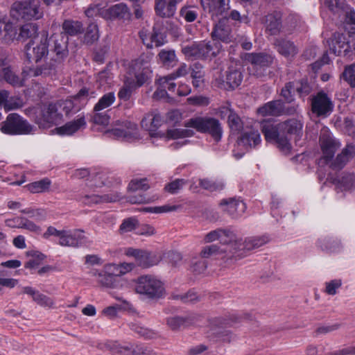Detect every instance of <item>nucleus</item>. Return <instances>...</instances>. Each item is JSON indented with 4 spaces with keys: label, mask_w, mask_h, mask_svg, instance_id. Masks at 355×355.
<instances>
[{
    "label": "nucleus",
    "mask_w": 355,
    "mask_h": 355,
    "mask_svg": "<svg viewBox=\"0 0 355 355\" xmlns=\"http://www.w3.org/2000/svg\"><path fill=\"white\" fill-rule=\"evenodd\" d=\"M199 257L204 259L214 258L220 260L227 266L235 264L241 257L240 251L232 244L205 245L201 249Z\"/></svg>",
    "instance_id": "1"
},
{
    "label": "nucleus",
    "mask_w": 355,
    "mask_h": 355,
    "mask_svg": "<svg viewBox=\"0 0 355 355\" xmlns=\"http://www.w3.org/2000/svg\"><path fill=\"white\" fill-rule=\"evenodd\" d=\"M88 17L99 15L107 20H130L131 12L128 6L124 3H119L110 6L107 9L100 7L99 4L91 5L85 11Z\"/></svg>",
    "instance_id": "2"
},
{
    "label": "nucleus",
    "mask_w": 355,
    "mask_h": 355,
    "mask_svg": "<svg viewBox=\"0 0 355 355\" xmlns=\"http://www.w3.org/2000/svg\"><path fill=\"white\" fill-rule=\"evenodd\" d=\"M135 291L152 300L159 299L164 294L163 283L150 275H142L137 278L135 284Z\"/></svg>",
    "instance_id": "3"
},
{
    "label": "nucleus",
    "mask_w": 355,
    "mask_h": 355,
    "mask_svg": "<svg viewBox=\"0 0 355 355\" xmlns=\"http://www.w3.org/2000/svg\"><path fill=\"white\" fill-rule=\"evenodd\" d=\"M184 126L193 128L200 132L208 133L218 142L222 137L223 129L219 121L211 117H194L184 122Z\"/></svg>",
    "instance_id": "4"
},
{
    "label": "nucleus",
    "mask_w": 355,
    "mask_h": 355,
    "mask_svg": "<svg viewBox=\"0 0 355 355\" xmlns=\"http://www.w3.org/2000/svg\"><path fill=\"white\" fill-rule=\"evenodd\" d=\"M39 0H24L15 2L10 10L11 16L17 20L37 19L42 17Z\"/></svg>",
    "instance_id": "5"
},
{
    "label": "nucleus",
    "mask_w": 355,
    "mask_h": 355,
    "mask_svg": "<svg viewBox=\"0 0 355 355\" xmlns=\"http://www.w3.org/2000/svg\"><path fill=\"white\" fill-rule=\"evenodd\" d=\"M0 130L10 135H28L33 131V126L18 114L11 113L0 123Z\"/></svg>",
    "instance_id": "6"
},
{
    "label": "nucleus",
    "mask_w": 355,
    "mask_h": 355,
    "mask_svg": "<svg viewBox=\"0 0 355 355\" xmlns=\"http://www.w3.org/2000/svg\"><path fill=\"white\" fill-rule=\"evenodd\" d=\"M49 41L48 33L42 31L40 33V42L34 45V42L30 40L24 46V54L26 60L31 62L40 63L43 58H45L49 52Z\"/></svg>",
    "instance_id": "7"
},
{
    "label": "nucleus",
    "mask_w": 355,
    "mask_h": 355,
    "mask_svg": "<svg viewBox=\"0 0 355 355\" xmlns=\"http://www.w3.org/2000/svg\"><path fill=\"white\" fill-rule=\"evenodd\" d=\"M114 127L106 131L109 137L115 139H124L135 141L140 139L137 125L128 121L117 120L114 123Z\"/></svg>",
    "instance_id": "8"
},
{
    "label": "nucleus",
    "mask_w": 355,
    "mask_h": 355,
    "mask_svg": "<svg viewBox=\"0 0 355 355\" xmlns=\"http://www.w3.org/2000/svg\"><path fill=\"white\" fill-rule=\"evenodd\" d=\"M60 103H49L44 106L39 115L35 119V123L42 128H48L59 124L62 119V114L59 112Z\"/></svg>",
    "instance_id": "9"
},
{
    "label": "nucleus",
    "mask_w": 355,
    "mask_h": 355,
    "mask_svg": "<svg viewBox=\"0 0 355 355\" xmlns=\"http://www.w3.org/2000/svg\"><path fill=\"white\" fill-rule=\"evenodd\" d=\"M243 76L240 70L234 67H230L225 74L220 71H216L214 78V85L224 89H234L242 82Z\"/></svg>",
    "instance_id": "10"
},
{
    "label": "nucleus",
    "mask_w": 355,
    "mask_h": 355,
    "mask_svg": "<svg viewBox=\"0 0 355 355\" xmlns=\"http://www.w3.org/2000/svg\"><path fill=\"white\" fill-rule=\"evenodd\" d=\"M225 320L222 318H214L211 322V327L207 331V338L214 342L230 343L234 340L236 336L229 329L223 328Z\"/></svg>",
    "instance_id": "11"
},
{
    "label": "nucleus",
    "mask_w": 355,
    "mask_h": 355,
    "mask_svg": "<svg viewBox=\"0 0 355 355\" xmlns=\"http://www.w3.org/2000/svg\"><path fill=\"white\" fill-rule=\"evenodd\" d=\"M49 41L51 46L52 58L62 63L69 55L68 37L64 33H54L49 38Z\"/></svg>",
    "instance_id": "12"
},
{
    "label": "nucleus",
    "mask_w": 355,
    "mask_h": 355,
    "mask_svg": "<svg viewBox=\"0 0 355 355\" xmlns=\"http://www.w3.org/2000/svg\"><path fill=\"white\" fill-rule=\"evenodd\" d=\"M269 241L268 236H250L243 240L241 238H237L235 235L234 242L232 246L234 247L236 250L240 251V256L239 260L242 259L246 256V252L258 248Z\"/></svg>",
    "instance_id": "13"
},
{
    "label": "nucleus",
    "mask_w": 355,
    "mask_h": 355,
    "mask_svg": "<svg viewBox=\"0 0 355 355\" xmlns=\"http://www.w3.org/2000/svg\"><path fill=\"white\" fill-rule=\"evenodd\" d=\"M60 62H56L54 58H51L48 60H45L43 63H38L35 67H26L23 69V74L24 76L43 78L49 77L55 75L58 67Z\"/></svg>",
    "instance_id": "14"
},
{
    "label": "nucleus",
    "mask_w": 355,
    "mask_h": 355,
    "mask_svg": "<svg viewBox=\"0 0 355 355\" xmlns=\"http://www.w3.org/2000/svg\"><path fill=\"white\" fill-rule=\"evenodd\" d=\"M125 254L129 257H133L137 264L144 268L155 266L161 261L160 257L156 254L140 249L128 248L125 251Z\"/></svg>",
    "instance_id": "15"
},
{
    "label": "nucleus",
    "mask_w": 355,
    "mask_h": 355,
    "mask_svg": "<svg viewBox=\"0 0 355 355\" xmlns=\"http://www.w3.org/2000/svg\"><path fill=\"white\" fill-rule=\"evenodd\" d=\"M334 110V103L323 91L319 92L311 98V110L318 116H327Z\"/></svg>",
    "instance_id": "16"
},
{
    "label": "nucleus",
    "mask_w": 355,
    "mask_h": 355,
    "mask_svg": "<svg viewBox=\"0 0 355 355\" xmlns=\"http://www.w3.org/2000/svg\"><path fill=\"white\" fill-rule=\"evenodd\" d=\"M218 114L221 119H227V123L231 131L239 133L243 127V123L239 114L234 110L231 105L227 103L218 108Z\"/></svg>",
    "instance_id": "17"
},
{
    "label": "nucleus",
    "mask_w": 355,
    "mask_h": 355,
    "mask_svg": "<svg viewBox=\"0 0 355 355\" xmlns=\"http://www.w3.org/2000/svg\"><path fill=\"white\" fill-rule=\"evenodd\" d=\"M328 43L330 52L337 56L347 55L350 51L349 41L343 33H334Z\"/></svg>",
    "instance_id": "18"
},
{
    "label": "nucleus",
    "mask_w": 355,
    "mask_h": 355,
    "mask_svg": "<svg viewBox=\"0 0 355 355\" xmlns=\"http://www.w3.org/2000/svg\"><path fill=\"white\" fill-rule=\"evenodd\" d=\"M211 39L226 44L233 41L232 28L228 24V19L225 17L214 26L211 33Z\"/></svg>",
    "instance_id": "19"
},
{
    "label": "nucleus",
    "mask_w": 355,
    "mask_h": 355,
    "mask_svg": "<svg viewBox=\"0 0 355 355\" xmlns=\"http://www.w3.org/2000/svg\"><path fill=\"white\" fill-rule=\"evenodd\" d=\"M85 239L84 231L82 230H62V234L58 243L62 246L76 248L81 245Z\"/></svg>",
    "instance_id": "20"
},
{
    "label": "nucleus",
    "mask_w": 355,
    "mask_h": 355,
    "mask_svg": "<svg viewBox=\"0 0 355 355\" xmlns=\"http://www.w3.org/2000/svg\"><path fill=\"white\" fill-rule=\"evenodd\" d=\"M320 143L323 153L324 163L328 164L329 160L333 157L334 153L340 147V144L327 131L321 133Z\"/></svg>",
    "instance_id": "21"
},
{
    "label": "nucleus",
    "mask_w": 355,
    "mask_h": 355,
    "mask_svg": "<svg viewBox=\"0 0 355 355\" xmlns=\"http://www.w3.org/2000/svg\"><path fill=\"white\" fill-rule=\"evenodd\" d=\"M235 234L229 229L218 228L207 233L205 237V243L220 241V245L232 244L234 242Z\"/></svg>",
    "instance_id": "22"
},
{
    "label": "nucleus",
    "mask_w": 355,
    "mask_h": 355,
    "mask_svg": "<svg viewBox=\"0 0 355 355\" xmlns=\"http://www.w3.org/2000/svg\"><path fill=\"white\" fill-rule=\"evenodd\" d=\"M182 0H155V10L160 17L169 18L173 17L176 11V5Z\"/></svg>",
    "instance_id": "23"
},
{
    "label": "nucleus",
    "mask_w": 355,
    "mask_h": 355,
    "mask_svg": "<svg viewBox=\"0 0 355 355\" xmlns=\"http://www.w3.org/2000/svg\"><path fill=\"white\" fill-rule=\"evenodd\" d=\"M201 4L212 17L223 16L230 9L229 0H201Z\"/></svg>",
    "instance_id": "24"
},
{
    "label": "nucleus",
    "mask_w": 355,
    "mask_h": 355,
    "mask_svg": "<svg viewBox=\"0 0 355 355\" xmlns=\"http://www.w3.org/2000/svg\"><path fill=\"white\" fill-rule=\"evenodd\" d=\"M147 64L148 61L142 56L132 63V68L135 71V76L139 87L143 85L148 79Z\"/></svg>",
    "instance_id": "25"
},
{
    "label": "nucleus",
    "mask_w": 355,
    "mask_h": 355,
    "mask_svg": "<svg viewBox=\"0 0 355 355\" xmlns=\"http://www.w3.org/2000/svg\"><path fill=\"white\" fill-rule=\"evenodd\" d=\"M274 45L277 52L285 58H293L298 53V48L293 42L285 38H277Z\"/></svg>",
    "instance_id": "26"
},
{
    "label": "nucleus",
    "mask_w": 355,
    "mask_h": 355,
    "mask_svg": "<svg viewBox=\"0 0 355 355\" xmlns=\"http://www.w3.org/2000/svg\"><path fill=\"white\" fill-rule=\"evenodd\" d=\"M220 205L225 206L224 211L227 212L232 218L241 216L246 209L245 204L243 201L235 198L223 199Z\"/></svg>",
    "instance_id": "27"
},
{
    "label": "nucleus",
    "mask_w": 355,
    "mask_h": 355,
    "mask_svg": "<svg viewBox=\"0 0 355 355\" xmlns=\"http://www.w3.org/2000/svg\"><path fill=\"white\" fill-rule=\"evenodd\" d=\"M1 72L3 79L8 84L14 87H21L24 86L25 80L30 78V76H24L23 71L21 73V76H19L11 67L3 68Z\"/></svg>",
    "instance_id": "28"
},
{
    "label": "nucleus",
    "mask_w": 355,
    "mask_h": 355,
    "mask_svg": "<svg viewBox=\"0 0 355 355\" xmlns=\"http://www.w3.org/2000/svg\"><path fill=\"white\" fill-rule=\"evenodd\" d=\"M243 60L254 65H261L269 67L273 62V58L264 53H246L242 56Z\"/></svg>",
    "instance_id": "29"
},
{
    "label": "nucleus",
    "mask_w": 355,
    "mask_h": 355,
    "mask_svg": "<svg viewBox=\"0 0 355 355\" xmlns=\"http://www.w3.org/2000/svg\"><path fill=\"white\" fill-rule=\"evenodd\" d=\"M354 153V147L352 146H347L340 154L337 155L336 159L334 160H331V159L329 160V163L327 164L329 165V167L331 169L339 171L342 169L349 159L353 157Z\"/></svg>",
    "instance_id": "30"
},
{
    "label": "nucleus",
    "mask_w": 355,
    "mask_h": 355,
    "mask_svg": "<svg viewBox=\"0 0 355 355\" xmlns=\"http://www.w3.org/2000/svg\"><path fill=\"white\" fill-rule=\"evenodd\" d=\"M22 293L32 296L33 300L38 305L43 307L53 308L54 300L39 291H35L31 286H25L22 288Z\"/></svg>",
    "instance_id": "31"
},
{
    "label": "nucleus",
    "mask_w": 355,
    "mask_h": 355,
    "mask_svg": "<svg viewBox=\"0 0 355 355\" xmlns=\"http://www.w3.org/2000/svg\"><path fill=\"white\" fill-rule=\"evenodd\" d=\"M284 112V103L279 100L270 101L259 107L257 112L263 116H279Z\"/></svg>",
    "instance_id": "32"
},
{
    "label": "nucleus",
    "mask_w": 355,
    "mask_h": 355,
    "mask_svg": "<svg viewBox=\"0 0 355 355\" xmlns=\"http://www.w3.org/2000/svg\"><path fill=\"white\" fill-rule=\"evenodd\" d=\"M162 123V116L157 113H148L146 114L141 121V126L143 129L154 132Z\"/></svg>",
    "instance_id": "33"
},
{
    "label": "nucleus",
    "mask_w": 355,
    "mask_h": 355,
    "mask_svg": "<svg viewBox=\"0 0 355 355\" xmlns=\"http://www.w3.org/2000/svg\"><path fill=\"white\" fill-rule=\"evenodd\" d=\"M266 28L270 35H275L282 29V16L279 13L268 14L266 17Z\"/></svg>",
    "instance_id": "34"
},
{
    "label": "nucleus",
    "mask_w": 355,
    "mask_h": 355,
    "mask_svg": "<svg viewBox=\"0 0 355 355\" xmlns=\"http://www.w3.org/2000/svg\"><path fill=\"white\" fill-rule=\"evenodd\" d=\"M86 125L85 116H80L76 120L70 121L64 125L57 128L58 133L60 135H71Z\"/></svg>",
    "instance_id": "35"
},
{
    "label": "nucleus",
    "mask_w": 355,
    "mask_h": 355,
    "mask_svg": "<svg viewBox=\"0 0 355 355\" xmlns=\"http://www.w3.org/2000/svg\"><path fill=\"white\" fill-rule=\"evenodd\" d=\"M279 128L282 134L299 135L302 132V123L297 119H291L279 123Z\"/></svg>",
    "instance_id": "36"
},
{
    "label": "nucleus",
    "mask_w": 355,
    "mask_h": 355,
    "mask_svg": "<svg viewBox=\"0 0 355 355\" xmlns=\"http://www.w3.org/2000/svg\"><path fill=\"white\" fill-rule=\"evenodd\" d=\"M261 130L268 141H275L282 134V130L279 128V123L275 125L270 122H265L261 125Z\"/></svg>",
    "instance_id": "37"
},
{
    "label": "nucleus",
    "mask_w": 355,
    "mask_h": 355,
    "mask_svg": "<svg viewBox=\"0 0 355 355\" xmlns=\"http://www.w3.org/2000/svg\"><path fill=\"white\" fill-rule=\"evenodd\" d=\"M38 32V26L35 23H28L21 26L17 36V40L25 41L28 39L33 40Z\"/></svg>",
    "instance_id": "38"
},
{
    "label": "nucleus",
    "mask_w": 355,
    "mask_h": 355,
    "mask_svg": "<svg viewBox=\"0 0 355 355\" xmlns=\"http://www.w3.org/2000/svg\"><path fill=\"white\" fill-rule=\"evenodd\" d=\"M331 182L343 190H350L355 187V175L344 173L341 178H332Z\"/></svg>",
    "instance_id": "39"
},
{
    "label": "nucleus",
    "mask_w": 355,
    "mask_h": 355,
    "mask_svg": "<svg viewBox=\"0 0 355 355\" xmlns=\"http://www.w3.org/2000/svg\"><path fill=\"white\" fill-rule=\"evenodd\" d=\"M260 141V134L258 130H250L246 131L240 137L241 144L250 148L255 147Z\"/></svg>",
    "instance_id": "40"
},
{
    "label": "nucleus",
    "mask_w": 355,
    "mask_h": 355,
    "mask_svg": "<svg viewBox=\"0 0 355 355\" xmlns=\"http://www.w3.org/2000/svg\"><path fill=\"white\" fill-rule=\"evenodd\" d=\"M167 326L173 331H180L191 324L189 318L172 316L166 319Z\"/></svg>",
    "instance_id": "41"
},
{
    "label": "nucleus",
    "mask_w": 355,
    "mask_h": 355,
    "mask_svg": "<svg viewBox=\"0 0 355 355\" xmlns=\"http://www.w3.org/2000/svg\"><path fill=\"white\" fill-rule=\"evenodd\" d=\"M202 64L195 63L190 67L192 84L196 88L201 87L204 83L205 72L202 70Z\"/></svg>",
    "instance_id": "42"
},
{
    "label": "nucleus",
    "mask_w": 355,
    "mask_h": 355,
    "mask_svg": "<svg viewBox=\"0 0 355 355\" xmlns=\"http://www.w3.org/2000/svg\"><path fill=\"white\" fill-rule=\"evenodd\" d=\"M63 32L60 33H64L68 35L74 36L78 34L82 33L83 31V27L82 23L78 21L65 20L62 24Z\"/></svg>",
    "instance_id": "43"
},
{
    "label": "nucleus",
    "mask_w": 355,
    "mask_h": 355,
    "mask_svg": "<svg viewBox=\"0 0 355 355\" xmlns=\"http://www.w3.org/2000/svg\"><path fill=\"white\" fill-rule=\"evenodd\" d=\"M164 21L157 20L153 27V32L150 35L151 42L155 43L156 46H160L164 44V41L162 35V31H164Z\"/></svg>",
    "instance_id": "44"
},
{
    "label": "nucleus",
    "mask_w": 355,
    "mask_h": 355,
    "mask_svg": "<svg viewBox=\"0 0 355 355\" xmlns=\"http://www.w3.org/2000/svg\"><path fill=\"white\" fill-rule=\"evenodd\" d=\"M207 59L211 60L223 52V45L220 42L212 39L211 41L205 42Z\"/></svg>",
    "instance_id": "45"
},
{
    "label": "nucleus",
    "mask_w": 355,
    "mask_h": 355,
    "mask_svg": "<svg viewBox=\"0 0 355 355\" xmlns=\"http://www.w3.org/2000/svg\"><path fill=\"white\" fill-rule=\"evenodd\" d=\"M160 62L166 67H173L177 62V58L173 50H162L158 54Z\"/></svg>",
    "instance_id": "46"
},
{
    "label": "nucleus",
    "mask_w": 355,
    "mask_h": 355,
    "mask_svg": "<svg viewBox=\"0 0 355 355\" xmlns=\"http://www.w3.org/2000/svg\"><path fill=\"white\" fill-rule=\"evenodd\" d=\"M51 184V181L47 179H43L40 181L32 182L28 185H26L27 189L33 193H42L47 191Z\"/></svg>",
    "instance_id": "47"
},
{
    "label": "nucleus",
    "mask_w": 355,
    "mask_h": 355,
    "mask_svg": "<svg viewBox=\"0 0 355 355\" xmlns=\"http://www.w3.org/2000/svg\"><path fill=\"white\" fill-rule=\"evenodd\" d=\"M26 255L31 259L25 263L24 267L30 269L37 268L45 258V256L39 252H27Z\"/></svg>",
    "instance_id": "48"
},
{
    "label": "nucleus",
    "mask_w": 355,
    "mask_h": 355,
    "mask_svg": "<svg viewBox=\"0 0 355 355\" xmlns=\"http://www.w3.org/2000/svg\"><path fill=\"white\" fill-rule=\"evenodd\" d=\"M115 101V96L113 92H109L104 94L95 105L94 107V112L101 111L110 107Z\"/></svg>",
    "instance_id": "49"
},
{
    "label": "nucleus",
    "mask_w": 355,
    "mask_h": 355,
    "mask_svg": "<svg viewBox=\"0 0 355 355\" xmlns=\"http://www.w3.org/2000/svg\"><path fill=\"white\" fill-rule=\"evenodd\" d=\"M17 36L18 33L16 27L9 21V23L7 24V26H6L4 33L0 37V40L6 44H10L15 40H17Z\"/></svg>",
    "instance_id": "50"
},
{
    "label": "nucleus",
    "mask_w": 355,
    "mask_h": 355,
    "mask_svg": "<svg viewBox=\"0 0 355 355\" xmlns=\"http://www.w3.org/2000/svg\"><path fill=\"white\" fill-rule=\"evenodd\" d=\"M98 28L97 25L91 24L87 28L84 37V41L88 44H93L98 40Z\"/></svg>",
    "instance_id": "51"
},
{
    "label": "nucleus",
    "mask_w": 355,
    "mask_h": 355,
    "mask_svg": "<svg viewBox=\"0 0 355 355\" xmlns=\"http://www.w3.org/2000/svg\"><path fill=\"white\" fill-rule=\"evenodd\" d=\"M139 225L138 220L135 218L130 217L123 220L119 227V232L121 234H123L135 230Z\"/></svg>",
    "instance_id": "52"
},
{
    "label": "nucleus",
    "mask_w": 355,
    "mask_h": 355,
    "mask_svg": "<svg viewBox=\"0 0 355 355\" xmlns=\"http://www.w3.org/2000/svg\"><path fill=\"white\" fill-rule=\"evenodd\" d=\"M343 79L352 87H355V63L347 65L343 72Z\"/></svg>",
    "instance_id": "53"
},
{
    "label": "nucleus",
    "mask_w": 355,
    "mask_h": 355,
    "mask_svg": "<svg viewBox=\"0 0 355 355\" xmlns=\"http://www.w3.org/2000/svg\"><path fill=\"white\" fill-rule=\"evenodd\" d=\"M191 268L193 272H196V274H202L206 270L207 268V263L206 261L204 260V259L194 257L191 261Z\"/></svg>",
    "instance_id": "54"
},
{
    "label": "nucleus",
    "mask_w": 355,
    "mask_h": 355,
    "mask_svg": "<svg viewBox=\"0 0 355 355\" xmlns=\"http://www.w3.org/2000/svg\"><path fill=\"white\" fill-rule=\"evenodd\" d=\"M199 184L202 188L209 191L221 190L223 188L222 183L214 182L208 178L200 179Z\"/></svg>",
    "instance_id": "55"
},
{
    "label": "nucleus",
    "mask_w": 355,
    "mask_h": 355,
    "mask_svg": "<svg viewBox=\"0 0 355 355\" xmlns=\"http://www.w3.org/2000/svg\"><path fill=\"white\" fill-rule=\"evenodd\" d=\"M344 27L349 33L355 34V12L354 10L345 12Z\"/></svg>",
    "instance_id": "56"
},
{
    "label": "nucleus",
    "mask_w": 355,
    "mask_h": 355,
    "mask_svg": "<svg viewBox=\"0 0 355 355\" xmlns=\"http://www.w3.org/2000/svg\"><path fill=\"white\" fill-rule=\"evenodd\" d=\"M167 137L170 139L188 137L193 135V132L187 129H171L167 130Z\"/></svg>",
    "instance_id": "57"
},
{
    "label": "nucleus",
    "mask_w": 355,
    "mask_h": 355,
    "mask_svg": "<svg viewBox=\"0 0 355 355\" xmlns=\"http://www.w3.org/2000/svg\"><path fill=\"white\" fill-rule=\"evenodd\" d=\"M324 6L332 12L338 13L344 9L345 1L343 0H324Z\"/></svg>",
    "instance_id": "58"
},
{
    "label": "nucleus",
    "mask_w": 355,
    "mask_h": 355,
    "mask_svg": "<svg viewBox=\"0 0 355 355\" xmlns=\"http://www.w3.org/2000/svg\"><path fill=\"white\" fill-rule=\"evenodd\" d=\"M146 179H133L129 183L128 189L131 191L139 190L146 191L149 189V185L146 182Z\"/></svg>",
    "instance_id": "59"
},
{
    "label": "nucleus",
    "mask_w": 355,
    "mask_h": 355,
    "mask_svg": "<svg viewBox=\"0 0 355 355\" xmlns=\"http://www.w3.org/2000/svg\"><path fill=\"white\" fill-rule=\"evenodd\" d=\"M187 184L184 179H176L174 181L166 184L164 189L170 193H178Z\"/></svg>",
    "instance_id": "60"
},
{
    "label": "nucleus",
    "mask_w": 355,
    "mask_h": 355,
    "mask_svg": "<svg viewBox=\"0 0 355 355\" xmlns=\"http://www.w3.org/2000/svg\"><path fill=\"white\" fill-rule=\"evenodd\" d=\"M278 148L285 154H288L291 151V146L289 143V139L285 134H281L278 138L275 141Z\"/></svg>",
    "instance_id": "61"
},
{
    "label": "nucleus",
    "mask_w": 355,
    "mask_h": 355,
    "mask_svg": "<svg viewBox=\"0 0 355 355\" xmlns=\"http://www.w3.org/2000/svg\"><path fill=\"white\" fill-rule=\"evenodd\" d=\"M268 68V67L250 64L248 69L250 75L258 78H262L266 76Z\"/></svg>",
    "instance_id": "62"
},
{
    "label": "nucleus",
    "mask_w": 355,
    "mask_h": 355,
    "mask_svg": "<svg viewBox=\"0 0 355 355\" xmlns=\"http://www.w3.org/2000/svg\"><path fill=\"white\" fill-rule=\"evenodd\" d=\"M98 276L99 277V283L105 287L113 288L115 286L114 282V276L112 274L104 273L102 274L101 272L98 273Z\"/></svg>",
    "instance_id": "63"
},
{
    "label": "nucleus",
    "mask_w": 355,
    "mask_h": 355,
    "mask_svg": "<svg viewBox=\"0 0 355 355\" xmlns=\"http://www.w3.org/2000/svg\"><path fill=\"white\" fill-rule=\"evenodd\" d=\"M295 89L301 98H304L311 92V87L306 81H301L297 83Z\"/></svg>",
    "instance_id": "64"
}]
</instances>
